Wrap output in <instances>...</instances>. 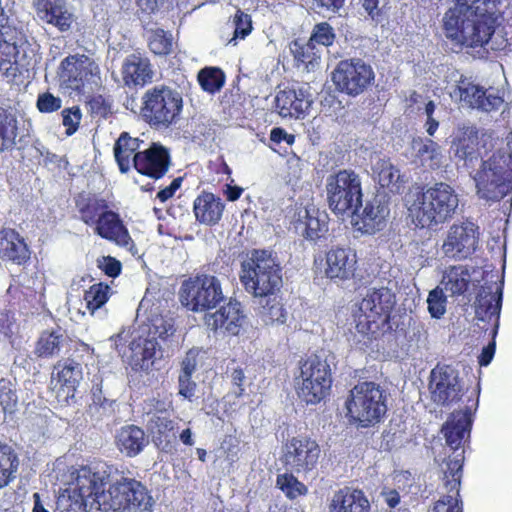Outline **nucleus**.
I'll return each instance as SVG.
<instances>
[{
    "mask_svg": "<svg viewBox=\"0 0 512 512\" xmlns=\"http://www.w3.org/2000/svg\"><path fill=\"white\" fill-rule=\"evenodd\" d=\"M133 164L138 172L159 179L168 171L170 156L166 148L153 143L149 148L134 155Z\"/></svg>",
    "mask_w": 512,
    "mask_h": 512,
    "instance_id": "nucleus-26",
    "label": "nucleus"
},
{
    "mask_svg": "<svg viewBox=\"0 0 512 512\" xmlns=\"http://www.w3.org/2000/svg\"><path fill=\"white\" fill-rule=\"evenodd\" d=\"M262 305L260 316L265 324H283L286 321L287 312L276 298H259Z\"/></svg>",
    "mask_w": 512,
    "mask_h": 512,
    "instance_id": "nucleus-45",
    "label": "nucleus"
},
{
    "mask_svg": "<svg viewBox=\"0 0 512 512\" xmlns=\"http://www.w3.org/2000/svg\"><path fill=\"white\" fill-rule=\"evenodd\" d=\"M277 487L290 499L305 495L307 487L300 482L293 474H279L276 480Z\"/></svg>",
    "mask_w": 512,
    "mask_h": 512,
    "instance_id": "nucleus-48",
    "label": "nucleus"
},
{
    "mask_svg": "<svg viewBox=\"0 0 512 512\" xmlns=\"http://www.w3.org/2000/svg\"><path fill=\"white\" fill-rule=\"evenodd\" d=\"M472 422V412L470 408H466L465 410L453 412L444 423L442 433L446 444L454 450V455L444 462L442 466L443 472L447 470L446 464L450 460H453L457 454H464V450L460 452L458 450L462 447L465 438L470 436ZM462 458L464 459V455H462Z\"/></svg>",
    "mask_w": 512,
    "mask_h": 512,
    "instance_id": "nucleus-21",
    "label": "nucleus"
},
{
    "mask_svg": "<svg viewBox=\"0 0 512 512\" xmlns=\"http://www.w3.org/2000/svg\"><path fill=\"white\" fill-rule=\"evenodd\" d=\"M104 471H95L91 466L77 470L75 481L57 500L59 512H88L98 510L97 485L107 479Z\"/></svg>",
    "mask_w": 512,
    "mask_h": 512,
    "instance_id": "nucleus-7",
    "label": "nucleus"
},
{
    "mask_svg": "<svg viewBox=\"0 0 512 512\" xmlns=\"http://www.w3.org/2000/svg\"><path fill=\"white\" fill-rule=\"evenodd\" d=\"M62 106V100L50 92L42 93L37 99V108L42 113H52Z\"/></svg>",
    "mask_w": 512,
    "mask_h": 512,
    "instance_id": "nucleus-57",
    "label": "nucleus"
},
{
    "mask_svg": "<svg viewBox=\"0 0 512 512\" xmlns=\"http://www.w3.org/2000/svg\"><path fill=\"white\" fill-rule=\"evenodd\" d=\"M482 286L475 301V316L479 321L489 322L494 319V331L496 335L499 326V317L502 307L503 289L502 284Z\"/></svg>",
    "mask_w": 512,
    "mask_h": 512,
    "instance_id": "nucleus-27",
    "label": "nucleus"
},
{
    "mask_svg": "<svg viewBox=\"0 0 512 512\" xmlns=\"http://www.w3.org/2000/svg\"><path fill=\"white\" fill-rule=\"evenodd\" d=\"M478 241V227L474 223L453 224L447 231L441 251L446 257L463 260L476 251Z\"/></svg>",
    "mask_w": 512,
    "mask_h": 512,
    "instance_id": "nucleus-15",
    "label": "nucleus"
},
{
    "mask_svg": "<svg viewBox=\"0 0 512 512\" xmlns=\"http://www.w3.org/2000/svg\"><path fill=\"white\" fill-rule=\"evenodd\" d=\"M141 327H147L149 329V337H155V341H157L158 338L162 340L167 339L174 333L173 326L162 318L154 320L151 325L146 324L142 325Z\"/></svg>",
    "mask_w": 512,
    "mask_h": 512,
    "instance_id": "nucleus-56",
    "label": "nucleus"
},
{
    "mask_svg": "<svg viewBox=\"0 0 512 512\" xmlns=\"http://www.w3.org/2000/svg\"><path fill=\"white\" fill-rule=\"evenodd\" d=\"M310 8L318 14L337 12L345 0H306Z\"/></svg>",
    "mask_w": 512,
    "mask_h": 512,
    "instance_id": "nucleus-58",
    "label": "nucleus"
},
{
    "mask_svg": "<svg viewBox=\"0 0 512 512\" xmlns=\"http://www.w3.org/2000/svg\"><path fill=\"white\" fill-rule=\"evenodd\" d=\"M95 233L106 240L114 242L119 247L125 248L133 256L139 254L128 229L116 212L105 210L100 213L97 218Z\"/></svg>",
    "mask_w": 512,
    "mask_h": 512,
    "instance_id": "nucleus-20",
    "label": "nucleus"
},
{
    "mask_svg": "<svg viewBox=\"0 0 512 512\" xmlns=\"http://www.w3.org/2000/svg\"><path fill=\"white\" fill-rule=\"evenodd\" d=\"M61 115L62 124L65 127V134L72 136L79 128L82 119L81 109L78 106L65 108L62 110Z\"/></svg>",
    "mask_w": 512,
    "mask_h": 512,
    "instance_id": "nucleus-53",
    "label": "nucleus"
},
{
    "mask_svg": "<svg viewBox=\"0 0 512 512\" xmlns=\"http://www.w3.org/2000/svg\"><path fill=\"white\" fill-rule=\"evenodd\" d=\"M298 397L306 404L319 403L330 390L331 369L326 359L317 355L308 357L295 378Z\"/></svg>",
    "mask_w": 512,
    "mask_h": 512,
    "instance_id": "nucleus-11",
    "label": "nucleus"
},
{
    "mask_svg": "<svg viewBox=\"0 0 512 512\" xmlns=\"http://www.w3.org/2000/svg\"><path fill=\"white\" fill-rule=\"evenodd\" d=\"M396 303L395 294L388 287L369 288L354 311L356 328L360 333L372 331L378 320L387 322Z\"/></svg>",
    "mask_w": 512,
    "mask_h": 512,
    "instance_id": "nucleus-12",
    "label": "nucleus"
},
{
    "mask_svg": "<svg viewBox=\"0 0 512 512\" xmlns=\"http://www.w3.org/2000/svg\"><path fill=\"white\" fill-rule=\"evenodd\" d=\"M54 371H57V382L61 385L66 396L73 395L82 379L81 364L74 360L66 359L58 362L57 365L54 366Z\"/></svg>",
    "mask_w": 512,
    "mask_h": 512,
    "instance_id": "nucleus-38",
    "label": "nucleus"
},
{
    "mask_svg": "<svg viewBox=\"0 0 512 512\" xmlns=\"http://www.w3.org/2000/svg\"><path fill=\"white\" fill-rule=\"evenodd\" d=\"M224 210V204L219 197L212 193H202L194 201L196 219L206 225L219 222Z\"/></svg>",
    "mask_w": 512,
    "mask_h": 512,
    "instance_id": "nucleus-34",
    "label": "nucleus"
},
{
    "mask_svg": "<svg viewBox=\"0 0 512 512\" xmlns=\"http://www.w3.org/2000/svg\"><path fill=\"white\" fill-rule=\"evenodd\" d=\"M389 213L390 210L384 198L375 196L367 201L362 209L359 206L357 211H352L350 215L358 230L366 234H374L385 227Z\"/></svg>",
    "mask_w": 512,
    "mask_h": 512,
    "instance_id": "nucleus-19",
    "label": "nucleus"
},
{
    "mask_svg": "<svg viewBox=\"0 0 512 512\" xmlns=\"http://www.w3.org/2000/svg\"><path fill=\"white\" fill-rule=\"evenodd\" d=\"M183 99L180 92L165 85L148 89L142 97L141 114L151 126L167 128L180 116Z\"/></svg>",
    "mask_w": 512,
    "mask_h": 512,
    "instance_id": "nucleus-8",
    "label": "nucleus"
},
{
    "mask_svg": "<svg viewBox=\"0 0 512 512\" xmlns=\"http://www.w3.org/2000/svg\"><path fill=\"white\" fill-rule=\"evenodd\" d=\"M92 469L104 471L108 476L103 483L97 485L99 512H144L153 506L154 499L141 481L107 466H95Z\"/></svg>",
    "mask_w": 512,
    "mask_h": 512,
    "instance_id": "nucleus-1",
    "label": "nucleus"
},
{
    "mask_svg": "<svg viewBox=\"0 0 512 512\" xmlns=\"http://www.w3.org/2000/svg\"><path fill=\"white\" fill-rule=\"evenodd\" d=\"M148 440L144 431L135 425L122 427L116 435V445L121 453L127 457H135L140 454Z\"/></svg>",
    "mask_w": 512,
    "mask_h": 512,
    "instance_id": "nucleus-33",
    "label": "nucleus"
},
{
    "mask_svg": "<svg viewBox=\"0 0 512 512\" xmlns=\"http://www.w3.org/2000/svg\"><path fill=\"white\" fill-rule=\"evenodd\" d=\"M329 512H370V503L361 490L344 488L333 494Z\"/></svg>",
    "mask_w": 512,
    "mask_h": 512,
    "instance_id": "nucleus-32",
    "label": "nucleus"
},
{
    "mask_svg": "<svg viewBox=\"0 0 512 512\" xmlns=\"http://www.w3.org/2000/svg\"><path fill=\"white\" fill-rule=\"evenodd\" d=\"M111 346L126 361L132 370L148 373L162 358V351L155 337H149L147 327L121 330L109 338Z\"/></svg>",
    "mask_w": 512,
    "mask_h": 512,
    "instance_id": "nucleus-6",
    "label": "nucleus"
},
{
    "mask_svg": "<svg viewBox=\"0 0 512 512\" xmlns=\"http://www.w3.org/2000/svg\"><path fill=\"white\" fill-rule=\"evenodd\" d=\"M497 16L454 4L443 15L444 34L458 49L482 47L494 33Z\"/></svg>",
    "mask_w": 512,
    "mask_h": 512,
    "instance_id": "nucleus-2",
    "label": "nucleus"
},
{
    "mask_svg": "<svg viewBox=\"0 0 512 512\" xmlns=\"http://www.w3.org/2000/svg\"><path fill=\"white\" fill-rule=\"evenodd\" d=\"M331 78L338 91L356 97L372 86L375 73L372 66L363 59L351 58L340 61Z\"/></svg>",
    "mask_w": 512,
    "mask_h": 512,
    "instance_id": "nucleus-13",
    "label": "nucleus"
},
{
    "mask_svg": "<svg viewBox=\"0 0 512 512\" xmlns=\"http://www.w3.org/2000/svg\"><path fill=\"white\" fill-rule=\"evenodd\" d=\"M500 0H454V4L462 7H471L479 12H485L489 16H497V4Z\"/></svg>",
    "mask_w": 512,
    "mask_h": 512,
    "instance_id": "nucleus-55",
    "label": "nucleus"
},
{
    "mask_svg": "<svg viewBox=\"0 0 512 512\" xmlns=\"http://www.w3.org/2000/svg\"><path fill=\"white\" fill-rule=\"evenodd\" d=\"M181 182H182V179L181 178H175L171 184L163 189H161L158 193H157V198L161 201V202H165L167 201L168 199H170L174 193L176 192V190H178L181 186Z\"/></svg>",
    "mask_w": 512,
    "mask_h": 512,
    "instance_id": "nucleus-63",
    "label": "nucleus"
},
{
    "mask_svg": "<svg viewBox=\"0 0 512 512\" xmlns=\"http://www.w3.org/2000/svg\"><path fill=\"white\" fill-rule=\"evenodd\" d=\"M0 258L18 265L30 259V251L24 238L14 229L0 230Z\"/></svg>",
    "mask_w": 512,
    "mask_h": 512,
    "instance_id": "nucleus-31",
    "label": "nucleus"
},
{
    "mask_svg": "<svg viewBox=\"0 0 512 512\" xmlns=\"http://www.w3.org/2000/svg\"><path fill=\"white\" fill-rule=\"evenodd\" d=\"M446 465L447 470L444 471L443 481L448 494L435 503L433 511L462 512V506L458 499L463 466L462 454H457Z\"/></svg>",
    "mask_w": 512,
    "mask_h": 512,
    "instance_id": "nucleus-23",
    "label": "nucleus"
},
{
    "mask_svg": "<svg viewBox=\"0 0 512 512\" xmlns=\"http://www.w3.org/2000/svg\"><path fill=\"white\" fill-rule=\"evenodd\" d=\"M18 468L19 458L13 447L0 442V489L16 478Z\"/></svg>",
    "mask_w": 512,
    "mask_h": 512,
    "instance_id": "nucleus-39",
    "label": "nucleus"
},
{
    "mask_svg": "<svg viewBox=\"0 0 512 512\" xmlns=\"http://www.w3.org/2000/svg\"><path fill=\"white\" fill-rule=\"evenodd\" d=\"M196 384L191 380V376L179 375V394L185 399L192 401L195 394Z\"/></svg>",
    "mask_w": 512,
    "mask_h": 512,
    "instance_id": "nucleus-61",
    "label": "nucleus"
},
{
    "mask_svg": "<svg viewBox=\"0 0 512 512\" xmlns=\"http://www.w3.org/2000/svg\"><path fill=\"white\" fill-rule=\"evenodd\" d=\"M32 5L40 20L61 32L68 31L74 22V15L65 0H32Z\"/></svg>",
    "mask_w": 512,
    "mask_h": 512,
    "instance_id": "nucleus-28",
    "label": "nucleus"
},
{
    "mask_svg": "<svg viewBox=\"0 0 512 512\" xmlns=\"http://www.w3.org/2000/svg\"><path fill=\"white\" fill-rule=\"evenodd\" d=\"M121 75L126 86H143L152 81L153 70L147 57L133 53L124 59Z\"/></svg>",
    "mask_w": 512,
    "mask_h": 512,
    "instance_id": "nucleus-30",
    "label": "nucleus"
},
{
    "mask_svg": "<svg viewBox=\"0 0 512 512\" xmlns=\"http://www.w3.org/2000/svg\"><path fill=\"white\" fill-rule=\"evenodd\" d=\"M451 97L458 99L473 109L483 112L498 110L504 103V99L493 89H484L468 78L461 77L450 93Z\"/></svg>",
    "mask_w": 512,
    "mask_h": 512,
    "instance_id": "nucleus-16",
    "label": "nucleus"
},
{
    "mask_svg": "<svg viewBox=\"0 0 512 512\" xmlns=\"http://www.w3.org/2000/svg\"><path fill=\"white\" fill-rule=\"evenodd\" d=\"M18 403L16 389L11 381L0 380V405L5 413H13Z\"/></svg>",
    "mask_w": 512,
    "mask_h": 512,
    "instance_id": "nucleus-51",
    "label": "nucleus"
},
{
    "mask_svg": "<svg viewBox=\"0 0 512 512\" xmlns=\"http://www.w3.org/2000/svg\"><path fill=\"white\" fill-rule=\"evenodd\" d=\"M411 148L421 165L430 169H437L441 166L443 159L442 149L433 140L421 137L414 138Z\"/></svg>",
    "mask_w": 512,
    "mask_h": 512,
    "instance_id": "nucleus-36",
    "label": "nucleus"
},
{
    "mask_svg": "<svg viewBox=\"0 0 512 512\" xmlns=\"http://www.w3.org/2000/svg\"><path fill=\"white\" fill-rule=\"evenodd\" d=\"M290 51L295 60L302 63L307 70H314L319 66L320 53L313 41L302 42L295 40L290 44Z\"/></svg>",
    "mask_w": 512,
    "mask_h": 512,
    "instance_id": "nucleus-41",
    "label": "nucleus"
},
{
    "mask_svg": "<svg viewBox=\"0 0 512 512\" xmlns=\"http://www.w3.org/2000/svg\"><path fill=\"white\" fill-rule=\"evenodd\" d=\"M389 393L373 381L357 383L345 402L350 422L361 428L373 427L380 423L388 410Z\"/></svg>",
    "mask_w": 512,
    "mask_h": 512,
    "instance_id": "nucleus-5",
    "label": "nucleus"
},
{
    "mask_svg": "<svg viewBox=\"0 0 512 512\" xmlns=\"http://www.w3.org/2000/svg\"><path fill=\"white\" fill-rule=\"evenodd\" d=\"M198 82L209 93L219 91L225 82L224 73L216 67H206L199 71Z\"/></svg>",
    "mask_w": 512,
    "mask_h": 512,
    "instance_id": "nucleus-46",
    "label": "nucleus"
},
{
    "mask_svg": "<svg viewBox=\"0 0 512 512\" xmlns=\"http://www.w3.org/2000/svg\"><path fill=\"white\" fill-rule=\"evenodd\" d=\"M281 272L280 263L272 251L254 249L241 264L240 280L253 297L266 298L282 286Z\"/></svg>",
    "mask_w": 512,
    "mask_h": 512,
    "instance_id": "nucleus-4",
    "label": "nucleus"
},
{
    "mask_svg": "<svg viewBox=\"0 0 512 512\" xmlns=\"http://www.w3.org/2000/svg\"><path fill=\"white\" fill-rule=\"evenodd\" d=\"M431 399L439 405H449L460 398L462 386L456 369L449 365H437L430 373Z\"/></svg>",
    "mask_w": 512,
    "mask_h": 512,
    "instance_id": "nucleus-18",
    "label": "nucleus"
},
{
    "mask_svg": "<svg viewBox=\"0 0 512 512\" xmlns=\"http://www.w3.org/2000/svg\"><path fill=\"white\" fill-rule=\"evenodd\" d=\"M311 103L310 96L304 88L279 90L274 99L275 110L283 118H304Z\"/></svg>",
    "mask_w": 512,
    "mask_h": 512,
    "instance_id": "nucleus-24",
    "label": "nucleus"
},
{
    "mask_svg": "<svg viewBox=\"0 0 512 512\" xmlns=\"http://www.w3.org/2000/svg\"><path fill=\"white\" fill-rule=\"evenodd\" d=\"M357 256L351 248L336 247L326 253L325 275L328 279L346 281L354 277Z\"/></svg>",
    "mask_w": 512,
    "mask_h": 512,
    "instance_id": "nucleus-25",
    "label": "nucleus"
},
{
    "mask_svg": "<svg viewBox=\"0 0 512 512\" xmlns=\"http://www.w3.org/2000/svg\"><path fill=\"white\" fill-rule=\"evenodd\" d=\"M198 353L194 350L187 352L181 364V375L192 376L197 366Z\"/></svg>",
    "mask_w": 512,
    "mask_h": 512,
    "instance_id": "nucleus-62",
    "label": "nucleus"
},
{
    "mask_svg": "<svg viewBox=\"0 0 512 512\" xmlns=\"http://www.w3.org/2000/svg\"><path fill=\"white\" fill-rule=\"evenodd\" d=\"M17 120L6 109L0 107V151L12 148L16 142Z\"/></svg>",
    "mask_w": 512,
    "mask_h": 512,
    "instance_id": "nucleus-42",
    "label": "nucleus"
},
{
    "mask_svg": "<svg viewBox=\"0 0 512 512\" xmlns=\"http://www.w3.org/2000/svg\"><path fill=\"white\" fill-rule=\"evenodd\" d=\"M295 228L310 240L316 241L328 231L327 215L315 206H301L294 214Z\"/></svg>",
    "mask_w": 512,
    "mask_h": 512,
    "instance_id": "nucleus-29",
    "label": "nucleus"
},
{
    "mask_svg": "<svg viewBox=\"0 0 512 512\" xmlns=\"http://www.w3.org/2000/svg\"><path fill=\"white\" fill-rule=\"evenodd\" d=\"M59 77L62 85L72 91L81 92L86 84L101 82L98 64L85 55H70L60 64Z\"/></svg>",
    "mask_w": 512,
    "mask_h": 512,
    "instance_id": "nucleus-14",
    "label": "nucleus"
},
{
    "mask_svg": "<svg viewBox=\"0 0 512 512\" xmlns=\"http://www.w3.org/2000/svg\"><path fill=\"white\" fill-rule=\"evenodd\" d=\"M231 27L234 31L229 43L234 42L236 45L238 39H245L251 33L253 29L251 16L238 9L233 16Z\"/></svg>",
    "mask_w": 512,
    "mask_h": 512,
    "instance_id": "nucleus-50",
    "label": "nucleus"
},
{
    "mask_svg": "<svg viewBox=\"0 0 512 512\" xmlns=\"http://www.w3.org/2000/svg\"><path fill=\"white\" fill-rule=\"evenodd\" d=\"M428 311L433 318L439 319L446 312V297L443 289L436 287L429 292L427 298Z\"/></svg>",
    "mask_w": 512,
    "mask_h": 512,
    "instance_id": "nucleus-52",
    "label": "nucleus"
},
{
    "mask_svg": "<svg viewBox=\"0 0 512 512\" xmlns=\"http://www.w3.org/2000/svg\"><path fill=\"white\" fill-rule=\"evenodd\" d=\"M111 288L104 283L92 285L84 294V300L88 310L93 314L101 308L109 299Z\"/></svg>",
    "mask_w": 512,
    "mask_h": 512,
    "instance_id": "nucleus-47",
    "label": "nucleus"
},
{
    "mask_svg": "<svg viewBox=\"0 0 512 512\" xmlns=\"http://www.w3.org/2000/svg\"><path fill=\"white\" fill-rule=\"evenodd\" d=\"M244 320L242 306L236 300H229L226 305L220 306L214 313H206L204 317L208 329L230 335L239 334Z\"/></svg>",
    "mask_w": 512,
    "mask_h": 512,
    "instance_id": "nucleus-22",
    "label": "nucleus"
},
{
    "mask_svg": "<svg viewBox=\"0 0 512 512\" xmlns=\"http://www.w3.org/2000/svg\"><path fill=\"white\" fill-rule=\"evenodd\" d=\"M181 304L193 312H206L224 303L226 297L221 280L211 274L198 273L181 284Z\"/></svg>",
    "mask_w": 512,
    "mask_h": 512,
    "instance_id": "nucleus-9",
    "label": "nucleus"
},
{
    "mask_svg": "<svg viewBox=\"0 0 512 512\" xmlns=\"http://www.w3.org/2000/svg\"><path fill=\"white\" fill-rule=\"evenodd\" d=\"M68 337L61 328L45 330L41 333L36 346L35 354L41 358L57 357L67 349Z\"/></svg>",
    "mask_w": 512,
    "mask_h": 512,
    "instance_id": "nucleus-35",
    "label": "nucleus"
},
{
    "mask_svg": "<svg viewBox=\"0 0 512 512\" xmlns=\"http://www.w3.org/2000/svg\"><path fill=\"white\" fill-rule=\"evenodd\" d=\"M372 170L377 175L378 182L382 187L394 186L400 179L399 170L389 159L375 157Z\"/></svg>",
    "mask_w": 512,
    "mask_h": 512,
    "instance_id": "nucleus-44",
    "label": "nucleus"
},
{
    "mask_svg": "<svg viewBox=\"0 0 512 512\" xmlns=\"http://www.w3.org/2000/svg\"><path fill=\"white\" fill-rule=\"evenodd\" d=\"M459 205L455 189L439 182L415 195L408 211L412 222L420 228L433 229L450 220Z\"/></svg>",
    "mask_w": 512,
    "mask_h": 512,
    "instance_id": "nucleus-3",
    "label": "nucleus"
},
{
    "mask_svg": "<svg viewBox=\"0 0 512 512\" xmlns=\"http://www.w3.org/2000/svg\"><path fill=\"white\" fill-rule=\"evenodd\" d=\"M150 50L156 55L171 53L173 46L172 35L163 29L152 30L148 36Z\"/></svg>",
    "mask_w": 512,
    "mask_h": 512,
    "instance_id": "nucleus-49",
    "label": "nucleus"
},
{
    "mask_svg": "<svg viewBox=\"0 0 512 512\" xmlns=\"http://www.w3.org/2000/svg\"><path fill=\"white\" fill-rule=\"evenodd\" d=\"M313 44H320L322 46H330L335 40V33L333 28L326 22L316 24L312 35L309 39Z\"/></svg>",
    "mask_w": 512,
    "mask_h": 512,
    "instance_id": "nucleus-54",
    "label": "nucleus"
},
{
    "mask_svg": "<svg viewBox=\"0 0 512 512\" xmlns=\"http://www.w3.org/2000/svg\"><path fill=\"white\" fill-rule=\"evenodd\" d=\"M321 449L315 440L294 437L285 446L286 466L297 473L313 472L318 465Z\"/></svg>",
    "mask_w": 512,
    "mask_h": 512,
    "instance_id": "nucleus-17",
    "label": "nucleus"
},
{
    "mask_svg": "<svg viewBox=\"0 0 512 512\" xmlns=\"http://www.w3.org/2000/svg\"><path fill=\"white\" fill-rule=\"evenodd\" d=\"M329 208L337 215H350L362 204L361 180L353 170H340L326 179Z\"/></svg>",
    "mask_w": 512,
    "mask_h": 512,
    "instance_id": "nucleus-10",
    "label": "nucleus"
},
{
    "mask_svg": "<svg viewBox=\"0 0 512 512\" xmlns=\"http://www.w3.org/2000/svg\"><path fill=\"white\" fill-rule=\"evenodd\" d=\"M408 349L418 351L428 348V330L424 322L410 319L405 332Z\"/></svg>",
    "mask_w": 512,
    "mask_h": 512,
    "instance_id": "nucleus-43",
    "label": "nucleus"
},
{
    "mask_svg": "<svg viewBox=\"0 0 512 512\" xmlns=\"http://www.w3.org/2000/svg\"><path fill=\"white\" fill-rule=\"evenodd\" d=\"M143 141L130 137L127 133H122L114 146L115 159L119 165L121 172H127L130 168V159L134 155Z\"/></svg>",
    "mask_w": 512,
    "mask_h": 512,
    "instance_id": "nucleus-40",
    "label": "nucleus"
},
{
    "mask_svg": "<svg viewBox=\"0 0 512 512\" xmlns=\"http://www.w3.org/2000/svg\"><path fill=\"white\" fill-rule=\"evenodd\" d=\"M97 266L101 269L107 276L115 278L121 272V262L111 256H102L97 259Z\"/></svg>",
    "mask_w": 512,
    "mask_h": 512,
    "instance_id": "nucleus-59",
    "label": "nucleus"
},
{
    "mask_svg": "<svg viewBox=\"0 0 512 512\" xmlns=\"http://www.w3.org/2000/svg\"><path fill=\"white\" fill-rule=\"evenodd\" d=\"M92 402L103 409H106L107 405L111 406V402L103 395L100 384H95L92 388Z\"/></svg>",
    "mask_w": 512,
    "mask_h": 512,
    "instance_id": "nucleus-64",
    "label": "nucleus"
},
{
    "mask_svg": "<svg viewBox=\"0 0 512 512\" xmlns=\"http://www.w3.org/2000/svg\"><path fill=\"white\" fill-rule=\"evenodd\" d=\"M471 282V274L467 266L453 265L445 269L441 285L451 296L463 295Z\"/></svg>",
    "mask_w": 512,
    "mask_h": 512,
    "instance_id": "nucleus-37",
    "label": "nucleus"
},
{
    "mask_svg": "<svg viewBox=\"0 0 512 512\" xmlns=\"http://www.w3.org/2000/svg\"><path fill=\"white\" fill-rule=\"evenodd\" d=\"M455 156L465 161V164L471 165L474 160H477L478 155L474 151L473 145L467 140H459L456 145Z\"/></svg>",
    "mask_w": 512,
    "mask_h": 512,
    "instance_id": "nucleus-60",
    "label": "nucleus"
}]
</instances>
